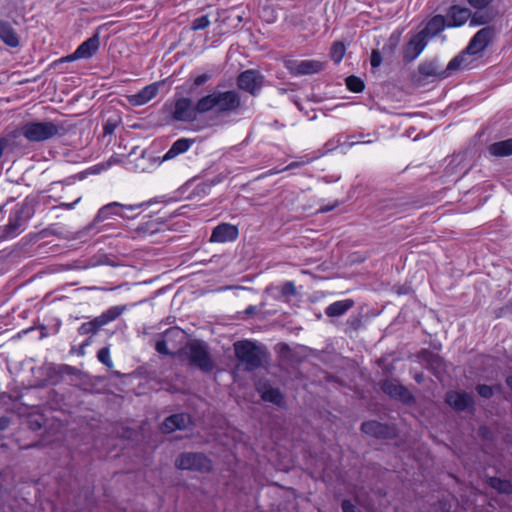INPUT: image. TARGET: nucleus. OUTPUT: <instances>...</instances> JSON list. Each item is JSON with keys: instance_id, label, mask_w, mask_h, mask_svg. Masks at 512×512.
<instances>
[{"instance_id": "nucleus-36", "label": "nucleus", "mask_w": 512, "mask_h": 512, "mask_svg": "<svg viewBox=\"0 0 512 512\" xmlns=\"http://www.w3.org/2000/svg\"><path fill=\"white\" fill-rule=\"evenodd\" d=\"M210 25V20L207 15L200 16L193 20L191 29L193 31L203 30Z\"/></svg>"}, {"instance_id": "nucleus-45", "label": "nucleus", "mask_w": 512, "mask_h": 512, "mask_svg": "<svg viewBox=\"0 0 512 512\" xmlns=\"http://www.w3.org/2000/svg\"><path fill=\"white\" fill-rule=\"evenodd\" d=\"M342 510L343 512H358L357 508L349 500L342 502Z\"/></svg>"}, {"instance_id": "nucleus-10", "label": "nucleus", "mask_w": 512, "mask_h": 512, "mask_svg": "<svg viewBox=\"0 0 512 512\" xmlns=\"http://www.w3.org/2000/svg\"><path fill=\"white\" fill-rule=\"evenodd\" d=\"M286 68L295 76L311 75L324 69V63L318 60H291L286 63Z\"/></svg>"}, {"instance_id": "nucleus-38", "label": "nucleus", "mask_w": 512, "mask_h": 512, "mask_svg": "<svg viewBox=\"0 0 512 512\" xmlns=\"http://www.w3.org/2000/svg\"><path fill=\"white\" fill-rule=\"evenodd\" d=\"M423 359L427 361L431 366H439L442 362L441 358L431 352L424 351L421 353Z\"/></svg>"}, {"instance_id": "nucleus-53", "label": "nucleus", "mask_w": 512, "mask_h": 512, "mask_svg": "<svg viewBox=\"0 0 512 512\" xmlns=\"http://www.w3.org/2000/svg\"><path fill=\"white\" fill-rule=\"evenodd\" d=\"M506 383L512 389V376L507 377Z\"/></svg>"}, {"instance_id": "nucleus-6", "label": "nucleus", "mask_w": 512, "mask_h": 512, "mask_svg": "<svg viewBox=\"0 0 512 512\" xmlns=\"http://www.w3.org/2000/svg\"><path fill=\"white\" fill-rule=\"evenodd\" d=\"M175 465L181 470H191L196 472H209L212 468V463L202 453L187 452L180 454L175 460Z\"/></svg>"}, {"instance_id": "nucleus-39", "label": "nucleus", "mask_w": 512, "mask_h": 512, "mask_svg": "<svg viewBox=\"0 0 512 512\" xmlns=\"http://www.w3.org/2000/svg\"><path fill=\"white\" fill-rule=\"evenodd\" d=\"M472 8L476 10L486 9L494 0H465Z\"/></svg>"}, {"instance_id": "nucleus-41", "label": "nucleus", "mask_w": 512, "mask_h": 512, "mask_svg": "<svg viewBox=\"0 0 512 512\" xmlns=\"http://www.w3.org/2000/svg\"><path fill=\"white\" fill-rule=\"evenodd\" d=\"M477 392L478 394L483 398H490L493 395V389L492 387L488 385H478L477 386Z\"/></svg>"}, {"instance_id": "nucleus-44", "label": "nucleus", "mask_w": 512, "mask_h": 512, "mask_svg": "<svg viewBox=\"0 0 512 512\" xmlns=\"http://www.w3.org/2000/svg\"><path fill=\"white\" fill-rule=\"evenodd\" d=\"M353 138L354 137L351 136L350 140L346 141L344 143V145L350 148V147H353L356 144H370V143H373L374 141H376V139H377V138H375V139H368L367 141H357V140L355 141V139H353Z\"/></svg>"}, {"instance_id": "nucleus-15", "label": "nucleus", "mask_w": 512, "mask_h": 512, "mask_svg": "<svg viewBox=\"0 0 512 512\" xmlns=\"http://www.w3.org/2000/svg\"><path fill=\"white\" fill-rule=\"evenodd\" d=\"M160 84L158 82L149 84L135 94L127 96V100L132 106H142L152 100L158 94Z\"/></svg>"}, {"instance_id": "nucleus-7", "label": "nucleus", "mask_w": 512, "mask_h": 512, "mask_svg": "<svg viewBox=\"0 0 512 512\" xmlns=\"http://www.w3.org/2000/svg\"><path fill=\"white\" fill-rule=\"evenodd\" d=\"M172 118L179 122H193L198 115H203L198 108V101L193 103L191 98L179 97L175 100L172 110Z\"/></svg>"}, {"instance_id": "nucleus-22", "label": "nucleus", "mask_w": 512, "mask_h": 512, "mask_svg": "<svg viewBox=\"0 0 512 512\" xmlns=\"http://www.w3.org/2000/svg\"><path fill=\"white\" fill-rule=\"evenodd\" d=\"M447 27V21L442 15H435L432 17L425 28L421 30L422 33L428 38L431 39L442 32Z\"/></svg>"}, {"instance_id": "nucleus-28", "label": "nucleus", "mask_w": 512, "mask_h": 512, "mask_svg": "<svg viewBox=\"0 0 512 512\" xmlns=\"http://www.w3.org/2000/svg\"><path fill=\"white\" fill-rule=\"evenodd\" d=\"M261 398L266 402H271L276 405H281L283 402V396L281 392L273 387H263L261 391Z\"/></svg>"}, {"instance_id": "nucleus-31", "label": "nucleus", "mask_w": 512, "mask_h": 512, "mask_svg": "<svg viewBox=\"0 0 512 512\" xmlns=\"http://www.w3.org/2000/svg\"><path fill=\"white\" fill-rule=\"evenodd\" d=\"M491 20H492V15L490 13H487V12H484V13H479V12L472 13L471 12V17L469 18V21H470L469 25L472 26V27L486 25Z\"/></svg>"}, {"instance_id": "nucleus-32", "label": "nucleus", "mask_w": 512, "mask_h": 512, "mask_svg": "<svg viewBox=\"0 0 512 512\" xmlns=\"http://www.w3.org/2000/svg\"><path fill=\"white\" fill-rule=\"evenodd\" d=\"M101 327H103L99 319L96 317L89 322L82 323L78 329L79 334L88 335L95 334Z\"/></svg>"}, {"instance_id": "nucleus-48", "label": "nucleus", "mask_w": 512, "mask_h": 512, "mask_svg": "<svg viewBox=\"0 0 512 512\" xmlns=\"http://www.w3.org/2000/svg\"><path fill=\"white\" fill-rule=\"evenodd\" d=\"M114 129H115V124L107 122L104 125V132H105V134H112L114 132Z\"/></svg>"}, {"instance_id": "nucleus-24", "label": "nucleus", "mask_w": 512, "mask_h": 512, "mask_svg": "<svg viewBox=\"0 0 512 512\" xmlns=\"http://www.w3.org/2000/svg\"><path fill=\"white\" fill-rule=\"evenodd\" d=\"M192 145V141L186 138L176 140L170 149L163 156V160H170L176 156L185 153Z\"/></svg>"}, {"instance_id": "nucleus-12", "label": "nucleus", "mask_w": 512, "mask_h": 512, "mask_svg": "<svg viewBox=\"0 0 512 512\" xmlns=\"http://www.w3.org/2000/svg\"><path fill=\"white\" fill-rule=\"evenodd\" d=\"M428 38L421 31L411 37L403 51V60L405 62L414 61L426 48Z\"/></svg>"}, {"instance_id": "nucleus-21", "label": "nucleus", "mask_w": 512, "mask_h": 512, "mask_svg": "<svg viewBox=\"0 0 512 512\" xmlns=\"http://www.w3.org/2000/svg\"><path fill=\"white\" fill-rule=\"evenodd\" d=\"M446 402L454 409L463 411L473 403V399L464 392H450L446 395Z\"/></svg>"}, {"instance_id": "nucleus-9", "label": "nucleus", "mask_w": 512, "mask_h": 512, "mask_svg": "<svg viewBox=\"0 0 512 512\" xmlns=\"http://www.w3.org/2000/svg\"><path fill=\"white\" fill-rule=\"evenodd\" d=\"M142 206H143V204H141V203L133 204V205H125V204H121L119 202H111L107 205H104L102 208H100L94 221L96 223H99L106 219L111 218L112 216H119L121 218H129V216H127L120 210L134 211L136 209L141 208Z\"/></svg>"}, {"instance_id": "nucleus-17", "label": "nucleus", "mask_w": 512, "mask_h": 512, "mask_svg": "<svg viewBox=\"0 0 512 512\" xmlns=\"http://www.w3.org/2000/svg\"><path fill=\"white\" fill-rule=\"evenodd\" d=\"M455 70H449L448 66L445 70H441L438 63L434 60L425 61L418 66V72L423 77L443 79L450 76Z\"/></svg>"}, {"instance_id": "nucleus-23", "label": "nucleus", "mask_w": 512, "mask_h": 512, "mask_svg": "<svg viewBox=\"0 0 512 512\" xmlns=\"http://www.w3.org/2000/svg\"><path fill=\"white\" fill-rule=\"evenodd\" d=\"M354 306L352 299H343L335 301L325 308V314L328 317H339L344 315L348 310Z\"/></svg>"}, {"instance_id": "nucleus-20", "label": "nucleus", "mask_w": 512, "mask_h": 512, "mask_svg": "<svg viewBox=\"0 0 512 512\" xmlns=\"http://www.w3.org/2000/svg\"><path fill=\"white\" fill-rule=\"evenodd\" d=\"M0 39L7 46L12 48H16L20 45L19 35L8 21H0Z\"/></svg>"}, {"instance_id": "nucleus-40", "label": "nucleus", "mask_w": 512, "mask_h": 512, "mask_svg": "<svg viewBox=\"0 0 512 512\" xmlns=\"http://www.w3.org/2000/svg\"><path fill=\"white\" fill-rule=\"evenodd\" d=\"M280 292L283 296L295 295L296 294L295 284L291 281L285 282L282 285Z\"/></svg>"}, {"instance_id": "nucleus-14", "label": "nucleus", "mask_w": 512, "mask_h": 512, "mask_svg": "<svg viewBox=\"0 0 512 512\" xmlns=\"http://www.w3.org/2000/svg\"><path fill=\"white\" fill-rule=\"evenodd\" d=\"M471 17V10L466 7H461L459 5H452L445 16L447 21V27H461L463 26Z\"/></svg>"}, {"instance_id": "nucleus-30", "label": "nucleus", "mask_w": 512, "mask_h": 512, "mask_svg": "<svg viewBox=\"0 0 512 512\" xmlns=\"http://www.w3.org/2000/svg\"><path fill=\"white\" fill-rule=\"evenodd\" d=\"M4 234L3 236L8 238H14L20 232V224L15 220V214H12L9 218L8 224L0 228Z\"/></svg>"}, {"instance_id": "nucleus-49", "label": "nucleus", "mask_w": 512, "mask_h": 512, "mask_svg": "<svg viewBox=\"0 0 512 512\" xmlns=\"http://www.w3.org/2000/svg\"><path fill=\"white\" fill-rule=\"evenodd\" d=\"M8 426V420L6 418H0V430L5 429Z\"/></svg>"}, {"instance_id": "nucleus-18", "label": "nucleus", "mask_w": 512, "mask_h": 512, "mask_svg": "<svg viewBox=\"0 0 512 512\" xmlns=\"http://www.w3.org/2000/svg\"><path fill=\"white\" fill-rule=\"evenodd\" d=\"M362 431L375 438H391L395 434L394 428L377 421H367L361 426Z\"/></svg>"}, {"instance_id": "nucleus-13", "label": "nucleus", "mask_w": 512, "mask_h": 512, "mask_svg": "<svg viewBox=\"0 0 512 512\" xmlns=\"http://www.w3.org/2000/svg\"><path fill=\"white\" fill-rule=\"evenodd\" d=\"M383 392L392 398L398 399L403 403H410L413 401L412 394L406 387L396 380H385L381 384Z\"/></svg>"}, {"instance_id": "nucleus-2", "label": "nucleus", "mask_w": 512, "mask_h": 512, "mask_svg": "<svg viewBox=\"0 0 512 512\" xmlns=\"http://www.w3.org/2000/svg\"><path fill=\"white\" fill-rule=\"evenodd\" d=\"M494 29L490 26L480 29L469 41L465 50L451 59L448 63L449 70H463L473 67L474 55L484 51L491 42Z\"/></svg>"}, {"instance_id": "nucleus-37", "label": "nucleus", "mask_w": 512, "mask_h": 512, "mask_svg": "<svg viewBox=\"0 0 512 512\" xmlns=\"http://www.w3.org/2000/svg\"><path fill=\"white\" fill-rule=\"evenodd\" d=\"M155 350L159 354H163V355H172L174 353V351H172V349L169 346V344L162 337H160L156 341Z\"/></svg>"}, {"instance_id": "nucleus-5", "label": "nucleus", "mask_w": 512, "mask_h": 512, "mask_svg": "<svg viewBox=\"0 0 512 512\" xmlns=\"http://www.w3.org/2000/svg\"><path fill=\"white\" fill-rule=\"evenodd\" d=\"M185 354L190 365L197 367L203 372L213 370L214 364L205 342L199 340L190 341L185 347Z\"/></svg>"}, {"instance_id": "nucleus-29", "label": "nucleus", "mask_w": 512, "mask_h": 512, "mask_svg": "<svg viewBox=\"0 0 512 512\" xmlns=\"http://www.w3.org/2000/svg\"><path fill=\"white\" fill-rule=\"evenodd\" d=\"M488 484L493 489L497 490L503 494H511L512 493V484L507 481L497 477H490L488 479Z\"/></svg>"}, {"instance_id": "nucleus-42", "label": "nucleus", "mask_w": 512, "mask_h": 512, "mask_svg": "<svg viewBox=\"0 0 512 512\" xmlns=\"http://www.w3.org/2000/svg\"><path fill=\"white\" fill-rule=\"evenodd\" d=\"M371 66L377 68L382 63V56L378 50H373L370 58Z\"/></svg>"}, {"instance_id": "nucleus-3", "label": "nucleus", "mask_w": 512, "mask_h": 512, "mask_svg": "<svg viewBox=\"0 0 512 512\" xmlns=\"http://www.w3.org/2000/svg\"><path fill=\"white\" fill-rule=\"evenodd\" d=\"M19 132L29 142H45L65 135L66 129L59 122L44 120L26 122L21 125Z\"/></svg>"}, {"instance_id": "nucleus-54", "label": "nucleus", "mask_w": 512, "mask_h": 512, "mask_svg": "<svg viewBox=\"0 0 512 512\" xmlns=\"http://www.w3.org/2000/svg\"><path fill=\"white\" fill-rule=\"evenodd\" d=\"M363 137H364L363 135H360V138H359V140H358V141H363V140H362V138H363Z\"/></svg>"}, {"instance_id": "nucleus-27", "label": "nucleus", "mask_w": 512, "mask_h": 512, "mask_svg": "<svg viewBox=\"0 0 512 512\" xmlns=\"http://www.w3.org/2000/svg\"><path fill=\"white\" fill-rule=\"evenodd\" d=\"M126 310V306H112L108 308L105 312L99 315L97 318L102 326L107 325L108 323L116 320L120 315H122Z\"/></svg>"}, {"instance_id": "nucleus-16", "label": "nucleus", "mask_w": 512, "mask_h": 512, "mask_svg": "<svg viewBox=\"0 0 512 512\" xmlns=\"http://www.w3.org/2000/svg\"><path fill=\"white\" fill-rule=\"evenodd\" d=\"M239 235L238 228L232 224L222 223L213 229L210 241L225 243L234 241Z\"/></svg>"}, {"instance_id": "nucleus-25", "label": "nucleus", "mask_w": 512, "mask_h": 512, "mask_svg": "<svg viewBox=\"0 0 512 512\" xmlns=\"http://www.w3.org/2000/svg\"><path fill=\"white\" fill-rule=\"evenodd\" d=\"M161 337L169 344L173 351L178 348V344L184 339V332L178 327H170Z\"/></svg>"}, {"instance_id": "nucleus-8", "label": "nucleus", "mask_w": 512, "mask_h": 512, "mask_svg": "<svg viewBox=\"0 0 512 512\" xmlns=\"http://www.w3.org/2000/svg\"><path fill=\"white\" fill-rule=\"evenodd\" d=\"M263 84V76L256 70L248 69L237 77L239 89L250 93L253 96L259 94Z\"/></svg>"}, {"instance_id": "nucleus-11", "label": "nucleus", "mask_w": 512, "mask_h": 512, "mask_svg": "<svg viewBox=\"0 0 512 512\" xmlns=\"http://www.w3.org/2000/svg\"><path fill=\"white\" fill-rule=\"evenodd\" d=\"M99 49V37L94 35L81 43L77 49L70 55L60 59L61 62H71L78 59L91 58Z\"/></svg>"}, {"instance_id": "nucleus-26", "label": "nucleus", "mask_w": 512, "mask_h": 512, "mask_svg": "<svg viewBox=\"0 0 512 512\" xmlns=\"http://www.w3.org/2000/svg\"><path fill=\"white\" fill-rule=\"evenodd\" d=\"M489 152L493 156L505 157L512 155V139L499 141L489 146Z\"/></svg>"}, {"instance_id": "nucleus-4", "label": "nucleus", "mask_w": 512, "mask_h": 512, "mask_svg": "<svg viewBox=\"0 0 512 512\" xmlns=\"http://www.w3.org/2000/svg\"><path fill=\"white\" fill-rule=\"evenodd\" d=\"M237 360L247 371H253L263 365L266 353L261 346L249 340L237 341L233 344Z\"/></svg>"}, {"instance_id": "nucleus-33", "label": "nucleus", "mask_w": 512, "mask_h": 512, "mask_svg": "<svg viewBox=\"0 0 512 512\" xmlns=\"http://www.w3.org/2000/svg\"><path fill=\"white\" fill-rule=\"evenodd\" d=\"M345 45L342 42H335L331 47V58L335 63H340L345 55Z\"/></svg>"}, {"instance_id": "nucleus-50", "label": "nucleus", "mask_w": 512, "mask_h": 512, "mask_svg": "<svg viewBox=\"0 0 512 512\" xmlns=\"http://www.w3.org/2000/svg\"><path fill=\"white\" fill-rule=\"evenodd\" d=\"M255 312H256V307L253 305L248 306L245 310V313L248 315L254 314Z\"/></svg>"}, {"instance_id": "nucleus-46", "label": "nucleus", "mask_w": 512, "mask_h": 512, "mask_svg": "<svg viewBox=\"0 0 512 512\" xmlns=\"http://www.w3.org/2000/svg\"><path fill=\"white\" fill-rule=\"evenodd\" d=\"M338 206H339V202L335 201L332 205L322 206L319 209V211L322 212V213H326V212L332 211L333 209H335Z\"/></svg>"}, {"instance_id": "nucleus-1", "label": "nucleus", "mask_w": 512, "mask_h": 512, "mask_svg": "<svg viewBox=\"0 0 512 512\" xmlns=\"http://www.w3.org/2000/svg\"><path fill=\"white\" fill-rule=\"evenodd\" d=\"M241 107V96L236 90H215L198 99V108L203 114L230 115Z\"/></svg>"}, {"instance_id": "nucleus-35", "label": "nucleus", "mask_w": 512, "mask_h": 512, "mask_svg": "<svg viewBox=\"0 0 512 512\" xmlns=\"http://www.w3.org/2000/svg\"><path fill=\"white\" fill-rule=\"evenodd\" d=\"M97 358H98V360L102 364H104L108 368H112L113 367V361H112L111 356H110V349H109V347L101 348L98 351V353H97Z\"/></svg>"}, {"instance_id": "nucleus-47", "label": "nucleus", "mask_w": 512, "mask_h": 512, "mask_svg": "<svg viewBox=\"0 0 512 512\" xmlns=\"http://www.w3.org/2000/svg\"><path fill=\"white\" fill-rule=\"evenodd\" d=\"M81 200V197H78L74 202L72 203H61L60 207L65 208L67 210H71L75 207L77 203H79Z\"/></svg>"}, {"instance_id": "nucleus-52", "label": "nucleus", "mask_w": 512, "mask_h": 512, "mask_svg": "<svg viewBox=\"0 0 512 512\" xmlns=\"http://www.w3.org/2000/svg\"><path fill=\"white\" fill-rule=\"evenodd\" d=\"M414 379L418 382V383H421L423 381V374H416Z\"/></svg>"}, {"instance_id": "nucleus-19", "label": "nucleus", "mask_w": 512, "mask_h": 512, "mask_svg": "<svg viewBox=\"0 0 512 512\" xmlns=\"http://www.w3.org/2000/svg\"><path fill=\"white\" fill-rule=\"evenodd\" d=\"M191 422V418L188 414L179 413L169 416L163 422L161 429L165 433H171L177 429L186 428Z\"/></svg>"}, {"instance_id": "nucleus-43", "label": "nucleus", "mask_w": 512, "mask_h": 512, "mask_svg": "<svg viewBox=\"0 0 512 512\" xmlns=\"http://www.w3.org/2000/svg\"><path fill=\"white\" fill-rule=\"evenodd\" d=\"M211 78H212V75L208 74V73H203L201 75H198L194 79V85L197 86V87L202 86L206 82H208Z\"/></svg>"}, {"instance_id": "nucleus-51", "label": "nucleus", "mask_w": 512, "mask_h": 512, "mask_svg": "<svg viewBox=\"0 0 512 512\" xmlns=\"http://www.w3.org/2000/svg\"><path fill=\"white\" fill-rule=\"evenodd\" d=\"M302 163L300 162H292L290 163L286 168L285 170H289V169H294V168H297L301 165Z\"/></svg>"}, {"instance_id": "nucleus-34", "label": "nucleus", "mask_w": 512, "mask_h": 512, "mask_svg": "<svg viewBox=\"0 0 512 512\" xmlns=\"http://www.w3.org/2000/svg\"><path fill=\"white\" fill-rule=\"evenodd\" d=\"M347 88L355 93L361 92L364 89L363 81L356 76H349L346 78Z\"/></svg>"}, {"instance_id": "nucleus-55", "label": "nucleus", "mask_w": 512, "mask_h": 512, "mask_svg": "<svg viewBox=\"0 0 512 512\" xmlns=\"http://www.w3.org/2000/svg\"><path fill=\"white\" fill-rule=\"evenodd\" d=\"M363 137H364L363 135H360V138H359V140H358V141H363V140H362V138H363Z\"/></svg>"}]
</instances>
